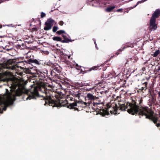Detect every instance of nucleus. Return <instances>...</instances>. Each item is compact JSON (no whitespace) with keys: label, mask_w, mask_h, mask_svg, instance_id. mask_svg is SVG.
Segmentation results:
<instances>
[{"label":"nucleus","mask_w":160,"mask_h":160,"mask_svg":"<svg viewBox=\"0 0 160 160\" xmlns=\"http://www.w3.org/2000/svg\"><path fill=\"white\" fill-rule=\"evenodd\" d=\"M143 100L142 98H132L131 102H127L126 104L121 101H118V106L116 102L117 101L107 104V107L109 109H112L110 110L111 113L116 114L118 113V110L127 111L129 113L132 115L135 114L142 116H144L146 118L152 121L158 127H160V120L158 118L153 115L154 112L149 109L148 107H143L142 103Z\"/></svg>","instance_id":"obj_1"},{"label":"nucleus","mask_w":160,"mask_h":160,"mask_svg":"<svg viewBox=\"0 0 160 160\" xmlns=\"http://www.w3.org/2000/svg\"><path fill=\"white\" fill-rule=\"evenodd\" d=\"M4 77L3 79L4 82H6L10 84L11 87L13 89H16L18 87L16 92L15 95L9 96L8 97V101L13 103L16 100V96H20L24 94L23 89L25 83L23 81H22L12 76L11 73L9 72H5L3 73Z\"/></svg>","instance_id":"obj_2"},{"label":"nucleus","mask_w":160,"mask_h":160,"mask_svg":"<svg viewBox=\"0 0 160 160\" xmlns=\"http://www.w3.org/2000/svg\"><path fill=\"white\" fill-rule=\"evenodd\" d=\"M47 86L43 84L41 85L33 84L31 86L30 90V94L24 93L23 98L26 100L31 99H36L37 98H40L43 100L44 105H48V103H45V99L48 98V96H51L49 94V91L47 89Z\"/></svg>","instance_id":"obj_3"},{"label":"nucleus","mask_w":160,"mask_h":160,"mask_svg":"<svg viewBox=\"0 0 160 160\" xmlns=\"http://www.w3.org/2000/svg\"><path fill=\"white\" fill-rule=\"evenodd\" d=\"M45 103H48V105L52 106L53 107H60L62 106H66L67 107V105H69L67 101H64L60 99L54 100L52 99L50 96H48V98L45 99Z\"/></svg>","instance_id":"obj_4"},{"label":"nucleus","mask_w":160,"mask_h":160,"mask_svg":"<svg viewBox=\"0 0 160 160\" xmlns=\"http://www.w3.org/2000/svg\"><path fill=\"white\" fill-rule=\"evenodd\" d=\"M78 103L81 104L82 105V107L84 108H86L87 106V104H88V103L82 101H80L77 100L76 101H75V102L73 103H69V105L67 106V108H69L70 109H74V111L77 110L78 111L79 110L78 108L74 107H75L78 106Z\"/></svg>","instance_id":"obj_5"},{"label":"nucleus","mask_w":160,"mask_h":160,"mask_svg":"<svg viewBox=\"0 0 160 160\" xmlns=\"http://www.w3.org/2000/svg\"><path fill=\"white\" fill-rule=\"evenodd\" d=\"M100 103V102H99ZM102 104L96 105L98 106L97 108H96V112H97L98 113L100 114L103 117L105 116L106 115H108L109 114V111L110 109L108 108V110H105L102 108L103 105L102 102H100Z\"/></svg>","instance_id":"obj_6"},{"label":"nucleus","mask_w":160,"mask_h":160,"mask_svg":"<svg viewBox=\"0 0 160 160\" xmlns=\"http://www.w3.org/2000/svg\"><path fill=\"white\" fill-rule=\"evenodd\" d=\"M24 62L26 63V64L27 63L30 64L32 66H33L34 65L38 66L44 65L45 64V63L43 62L42 60L31 58L28 59L27 61H24Z\"/></svg>","instance_id":"obj_7"},{"label":"nucleus","mask_w":160,"mask_h":160,"mask_svg":"<svg viewBox=\"0 0 160 160\" xmlns=\"http://www.w3.org/2000/svg\"><path fill=\"white\" fill-rule=\"evenodd\" d=\"M87 98H88V100L91 101L90 103H88L89 104H88L87 106H89L90 105V104H92L93 106H95L96 105H99L101 104L100 103L98 102H94L95 100L98 99V98L95 96L93 95L91 93H88L87 95Z\"/></svg>","instance_id":"obj_8"},{"label":"nucleus","mask_w":160,"mask_h":160,"mask_svg":"<svg viewBox=\"0 0 160 160\" xmlns=\"http://www.w3.org/2000/svg\"><path fill=\"white\" fill-rule=\"evenodd\" d=\"M150 78H146V79H143L141 81V84L139 85L138 87L139 88L138 89L141 92H144V91H146L148 88L147 85L148 81Z\"/></svg>","instance_id":"obj_9"},{"label":"nucleus","mask_w":160,"mask_h":160,"mask_svg":"<svg viewBox=\"0 0 160 160\" xmlns=\"http://www.w3.org/2000/svg\"><path fill=\"white\" fill-rule=\"evenodd\" d=\"M105 3L104 0H92L89 2V4L93 7L102 6H104Z\"/></svg>","instance_id":"obj_10"},{"label":"nucleus","mask_w":160,"mask_h":160,"mask_svg":"<svg viewBox=\"0 0 160 160\" xmlns=\"http://www.w3.org/2000/svg\"><path fill=\"white\" fill-rule=\"evenodd\" d=\"M156 20L150 19V20L149 29L151 31H154L157 28V24H156Z\"/></svg>","instance_id":"obj_11"},{"label":"nucleus","mask_w":160,"mask_h":160,"mask_svg":"<svg viewBox=\"0 0 160 160\" xmlns=\"http://www.w3.org/2000/svg\"><path fill=\"white\" fill-rule=\"evenodd\" d=\"M160 16V9H158L154 12L151 18V19H153L156 20V19L158 18Z\"/></svg>","instance_id":"obj_12"},{"label":"nucleus","mask_w":160,"mask_h":160,"mask_svg":"<svg viewBox=\"0 0 160 160\" xmlns=\"http://www.w3.org/2000/svg\"><path fill=\"white\" fill-rule=\"evenodd\" d=\"M7 106L6 105L4 102H0V113H2L3 111H5L7 108Z\"/></svg>","instance_id":"obj_13"},{"label":"nucleus","mask_w":160,"mask_h":160,"mask_svg":"<svg viewBox=\"0 0 160 160\" xmlns=\"http://www.w3.org/2000/svg\"><path fill=\"white\" fill-rule=\"evenodd\" d=\"M52 70L54 72L58 74L60 73L61 72V69L59 67H56L55 66H53L52 67Z\"/></svg>","instance_id":"obj_14"},{"label":"nucleus","mask_w":160,"mask_h":160,"mask_svg":"<svg viewBox=\"0 0 160 160\" xmlns=\"http://www.w3.org/2000/svg\"><path fill=\"white\" fill-rule=\"evenodd\" d=\"M19 68L21 69H23L24 68L18 65V64L14 65L11 66V69L15 70H18Z\"/></svg>","instance_id":"obj_15"},{"label":"nucleus","mask_w":160,"mask_h":160,"mask_svg":"<svg viewBox=\"0 0 160 160\" xmlns=\"http://www.w3.org/2000/svg\"><path fill=\"white\" fill-rule=\"evenodd\" d=\"M100 66L101 67L102 65H101L100 66H99V65H98L97 66H95L94 67H92L90 69H89L87 70V71H85V72H89L90 71L92 70H97L98 69L99 70L101 69V68H99L100 67Z\"/></svg>","instance_id":"obj_16"},{"label":"nucleus","mask_w":160,"mask_h":160,"mask_svg":"<svg viewBox=\"0 0 160 160\" xmlns=\"http://www.w3.org/2000/svg\"><path fill=\"white\" fill-rule=\"evenodd\" d=\"M43 73L40 72L39 73H38V76H34L35 77H38L40 78V79L41 80H43L46 77H47L45 74H44Z\"/></svg>","instance_id":"obj_17"},{"label":"nucleus","mask_w":160,"mask_h":160,"mask_svg":"<svg viewBox=\"0 0 160 160\" xmlns=\"http://www.w3.org/2000/svg\"><path fill=\"white\" fill-rule=\"evenodd\" d=\"M54 22V20L51 18H49L47 20V22L45 23L52 27Z\"/></svg>","instance_id":"obj_18"},{"label":"nucleus","mask_w":160,"mask_h":160,"mask_svg":"<svg viewBox=\"0 0 160 160\" xmlns=\"http://www.w3.org/2000/svg\"><path fill=\"white\" fill-rule=\"evenodd\" d=\"M9 61H8L6 63V65H4L3 63H0V71L3 68H8L7 65L9 64Z\"/></svg>","instance_id":"obj_19"},{"label":"nucleus","mask_w":160,"mask_h":160,"mask_svg":"<svg viewBox=\"0 0 160 160\" xmlns=\"http://www.w3.org/2000/svg\"><path fill=\"white\" fill-rule=\"evenodd\" d=\"M52 39L53 40L55 41L60 42H62V38L58 36H54L52 38Z\"/></svg>","instance_id":"obj_20"},{"label":"nucleus","mask_w":160,"mask_h":160,"mask_svg":"<svg viewBox=\"0 0 160 160\" xmlns=\"http://www.w3.org/2000/svg\"><path fill=\"white\" fill-rule=\"evenodd\" d=\"M74 40L70 39L67 38H65L64 39H62V43H68L69 42H72Z\"/></svg>","instance_id":"obj_21"},{"label":"nucleus","mask_w":160,"mask_h":160,"mask_svg":"<svg viewBox=\"0 0 160 160\" xmlns=\"http://www.w3.org/2000/svg\"><path fill=\"white\" fill-rule=\"evenodd\" d=\"M115 8L114 6H111L107 8L106 9V11L108 12H110L112 11Z\"/></svg>","instance_id":"obj_22"},{"label":"nucleus","mask_w":160,"mask_h":160,"mask_svg":"<svg viewBox=\"0 0 160 160\" xmlns=\"http://www.w3.org/2000/svg\"><path fill=\"white\" fill-rule=\"evenodd\" d=\"M45 24L46 25L45 27H44V29L45 30L47 31V30H48L51 29L52 27V26H50L49 25H48V24H46L45 23Z\"/></svg>","instance_id":"obj_23"},{"label":"nucleus","mask_w":160,"mask_h":160,"mask_svg":"<svg viewBox=\"0 0 160 160\" xmlns=\"http://www.w3.org/2000/svg\"><path fill=\"white\" fill-rule=\"evenodd\" d=\"M126 48V47H123L122 49H120L118 50L117 52L115 53V54L118 55L120 54H121L122 51L123 50Z\"/></svg>","instance_id":"obj_24"},{"label":"nucleus","mask_w":160,"mask_h":160,"mask_svg":"<svg viewBox=\"0 0 160 160\" xmlns=\"http://www.w3.org/2000/svg\"><path fill=\"white\" fill-rule=\"evenodd\" d=\"M50 72L52 78H54V77L56 76L57 74L58 75V74L56 73L55 72H53V70L52 69L51 70Z\"/></svg>","instance_id":"obj_25"},{"label":"nucleus","mask_w":160,"mask_h":160,"mask_svg":"<svg viewBox=\"0 0 160 160\" xmlns=\"http://www.w3.org/2000/svg\"><path fill=\"white\" fill-rule=\"evenodd\" d=\"M41 72L44 74H45L48 78L50 76V75L48 74V71L47 70H44L43 71Z\"/></svg>","instance_id":"obj_26"},{"label":"nucleus","mask_w":160,"mask_h":160,"mask_svg":"<svg viewBox=\"0 0 160 160\" xmlns=\"http://www.w3.org/2000/svg\"><path fill=\"white\" fill-rule=\"evenodd\" d=\"M126 47V48H128V47H131L132 48L133 47V44L131 43H127L124 46V47Z\"/></svg>","instance_id":"obj_27"},{"label":"nucleus","mask_w":160,"mask_h":160,"mask_svg":"<svg viewBox=\"0 0 160 160\" xmlns=\"http://www.w3.org/2000/svg\"><path fill=\"white\" fill-rule=\"evenodd\" d=\"M160 53V51L159 50L156 51L152 55L153 57H156Z\"/></svg>","instance_id":"obj_28"},{"label":"nucleus","mask_w":160,"mask_h":160,"mask_svg":"<svg viewBox=\"0 0 160 160\" xmlns=\"http://www.w3.org/2000/svg\"><path fill=\"white\" fill-rule=\"evenodd\" d=\"M24 72L26 73H28L30 74H34V73L32 72L28 68H25Z\"/></svg>","instance_id":"obj_29"},{"label":"nucleus","mask_w":160,"mask_h":160,"mask_svg":"<svg viewBox=\"0 0 160 160\" xmlns=\"http://www.w3.org/2000/svg\"><path fill=\"white\" fill-rule=\"evenodd\" d=\"M56 33L58 35H60L63 33H65V32L63 30H60L57 31Z\"/></svg>","instance_id":"obj_30"},{"label":"nucleus","mask_w":160,"mask_h":160,"mask_svg":"<svg viewBox=\"0 0 160 160\" xmlns=\"http://www.w3.org/2000/svg\"><path fill=\"white\" fill-rule=\"evenodd\" d=\"M58 29V27L56 26H54L52 28V31L53 32H56L57 31Z\"/></svg>","instance_id":"obj_31"},{"label":"nucleus","mask_w":160,"mask_h":160,"mask_svg":"<svg viewBox=\"0 0 160 160\" xmlns=\"http://www.w3.org/2000/svg\"><path fill=\"white\" fill-rule=\"evenodd\" d=\"M61 53H62L61 54V58H65L64 59H65V58H67V57L68 56V55H64V53L63 52H61Z\"/></svg>","instance_id":"obj_32"},{"label":"nucleus","mask_w":160,"mask_h":160,"mask_svg":"<svg viewBox=\"0 0 160 160\" xmlns=\"http://www.w3.org/2000/svg\"><path fill=\"white\" fill-rule=\"evenodd\" d=\"M152 92H153V89H149V94L151 96H152Z\"/></svg>","instance_id":"obj_33"},{"label":"nucleus","mask_w":160,"mask_h":160,"mask_svg":"<svg viewBox=\"0 0 160 160\" xmlns=\"http://www.w3.org/2000/svg\"><path fill=\"white\" fill-rule=\"evenodd\" d=\"M46 16V14H45L42 12L41 13V18H43L44 17H45Z\"/></svg>","instance_id":"obj_34"},{"label":"nucleus","mask_w":160,"mask_h":160,"mask_svg":"<svg viewBox=\"0 0 160 160\" xmlns=\"http://www.w3.org/2000/svg\"><path fill=\"white\" fill-rule=\"evenodd\" d=\"M64 22L63 21H60L59 22V24L61 26H62Z\"/></svg>","instance_id":"obj_35"},{"label":"nucleus","mask_w":160,"mask_h":160,"mask_svg":"<svg viewBox=\"0 0 160 160\" xmlns=\"http://www.w3.org/2000/svg\"><path fill=\"white\" fill-rule=\"evenodd\" d=\"M80 94V93H78L77 94H74V95H75V96L76 97H79L80 96L79 95Z\"/></svg>","instance_id":"obj_36"},{"label":"nucleus","mask_w":160,"mask_h":160,"mask_svg":"<svg viewBox=\"0 0 160 160\" xmlns=\"http://www.w3.org/2000/svg\"><path fill=\"white\" fill-rule=\"evenodd\" d=\"M157 71V72H160V65L158 67Z\"/></svg>","instance_id":"obj_37"},{"label":"nucleus","mask_w":160,"mask_h":160,"mask_svg":"<svg viewBox=\"0 0 160 160\" xmlns=\"http://www.w3.org/2000/svg\"><path fill=\"white\" fill-rule=\"evenodd\" d=\"M116 11L117 12H122V9H117V10H116Z\"/></svg>","instance_id":"obj_38"},{"label":"nucleus","mask_w":160,"mask_h":160,"mask_svg":"<svg viewBox=\"0 0 160 160\" xmlns=\"http://www.w3.org/2000/svg\"><path fill=\"white\" fill-rule=\"evenodd\" d=\"M17 48L18 49H20L21 48V46L20 45H17L16 46Z\"/></svg>","instance_id":"obj_39"},{"label":"nucleus","mask_w":160,"mask_h":160,"mask_svg":"<svg viewBox=\"0 0 160 160\" xmlns=\"http://www.w3.org/2000/svg\"><path fill=\"white\" fill-rule=\"evenodd\" d=\"M32 31H36L37 30V28H32Z\"/></svg>","instance_id":"obj_40"},{"label":"nucleus","mask_w":160,"mask_h":160,"mask_svg":"<svg viewBox=\"0 0 160 160\" xmlns=\"http://www.w3.org/2000/svg\"><path fill=\"white\" fill-rule=\"evenodd\" d=\"M70 100L71 101H74L75 102V100H75V99L74 98H72V97H70ZM77 100H76V101Z\"/></svg>","instance_id":"obj_41"},{"label":"nucleus","mask_w":160,"mask_h":160,"mask_svg":"<svg viewBox=\"0 0 160 160\" xmlns=\"http://www.w3.org/2000/svg\"><path fill=\"white\" fill-rule=\"evenodd\" d=\"M62 37H63V38L64 39L65 38H67V36L65 35H63V34H62Z\"/></svg>","instance_id":"obj_42"},{"label":"nucleus","mask_w":160,"mask_h":160,"mask_svg":"<svg viewBox=\"0 0 160 160\" xmlns=\"http://www.w3.org/2000/svg\"><path fill=\"white\" fill-rule=\"evenodd\" d=\"M142 72H144L146 70V68L145 67H143L142 68Z\"/></svg>","instance_id":"obj_43"},{"label":"nucleus","mask_w":160,"mask_h":160,"mask_svg":"<svg viewBox=\"0 0 160 160\" xmlns=\"http://www.w3.org/2000/svg\"><path fill=\"white\" fill-rule=\"evenodd\" d=\"M85 70L83 71L82 69H81V71H80L81 73L84 74V73H85Z\"/></svg>","instance_id":"obj_44"},{"label":"nucleus","mask_w":160,"mask_h":160,"mask_svg":"<svg viewBox=\"0 0 160 160\" xmlns=\"http://www.w3.org/2000/svg\"><path fill=\"white\" fill-rule=\"evenodd\" d=\"M94 43L95 44V47H96V48H97V49H98V47H97V44L96 43V42H94Z\"/></svg>","instance_id":"obj_45"},{"label":"nucleus","mask_w":160,"mask_h":160,"mask_svg":"<svg viewBox=\"0 0 160 160\" xmlns=\"http://www.w3.org/2000/svg\"><path fill=\"white\" fill-rule=\"evenodd\" d=\"M25 44L24 43H22V46L23 47V48H25Z\"/></svg>","instance_id":"obj_46"},{"label":"nucleus","mask_w":160,"mask_h":160,"mask_svg":"<svg viewBox=\"0 0 160 160\" xmlns=\"http://www.w3.org/2000/svg\"><path fill=\"white\" fill-rule=\"evenodd\" d=\"M6 0H1V1L0 2V4L2 2H3L5 1Z\"/></svg>","instance_id":"obj_47"},{"label":"nucleus","mask_w":160,"mask_h":160,"mask_svg":"<svg viewBox=\"0 0 160 160\" xmlns=\"http://www.w3.org/2000/svg\"><path fill=\"white\" fill-rule=\"evenodd\" d=\"M2 27V25L0 24V29Z\"/></svg>","instance_id":"obj_48"},{"label":"nucleus","mask_w":160,"mask_h":160,"mask_svg":"<svg viewBox=\"0 0 160 160\" xmlns=\"http://www.w3.org/2000/svg\"><path fill=\"white\" fill-rule=\"evenodd\" d=\"M11 49H6V50L7 51H9V50H10Z\"/></svg>","instance_id":"obj_49"},{"label":"nucleus","mask_w":160,"mask_h":160,"mask_svg":"<svg viewBox=\"0 0 160 160\" xmlns=\"http://www.w3.org/2000/svg\"><path fill=\"white\" fill-rule=\"evenodd\" d=\"M20 63H21V64L22 63V64H25V63H24V62H20Z\"/></svg>","instance_id":"obj_50"},{"label":"nucleus","mask_w":160,"mask_h":160,"mask_svg":"<svg viewBox=\"0 0 160 160\" xmlns=\"http://www.w3.org/2000/svg\"><path fill=\"white\" fill-rule=\"evenodd\" d=\"M76 66L78 67H79V68H80L81 67H80L79 66H78V64H76Z\"/></svg>","instance_id":"obj_51"},{"label":"nucleus","mask_w":160,"mask_h":160,"mask_svg":"<svg viewBox=\"0 0 160 160\" xmlns=\"http://www.w3.org/2000/svg\"><path fill=\"white\" fill-rule=\"evenodd\" d=\"M70 56H68V58H70Z\"/></svg>","instance_id":"obj_52"},{"label":"nucleus","mask_w":160,"mask_h":160,"mask_svg":"<svg viewBox=\"0 0 160 160\" xmlns=\"http://www.w3.org/2000/svg\"><path fill=\"white\" fill-rule=\"evenodd\" d=\"M139 3H140L141 2L139 1V2H138V4Z\"/></svg>","instance_id":"obj_53"},{"label":"nucleus","mask_w":160,"mask_h":160,"mask_svg":"<svg viewBox=\"0 0 160 160\" xmlns=\"http://www.w3.org/2000/svg\"><path fill=\"white\" fill-rule=\"evenodd\" d=\"M154 65H155V63H154V64H153V65H153V66H154Z\"/></svg>","instance_id":"obj_54"},{"label":"nucleus","mask_w":160,"mask_h":160,"mask_svg":"<svg viewBox=\"0 0 160 160\" xmlns=\"http://www.w3.org/2000/svg\"><path fill=\"white\" fill-rule=\"evenodd\" d=\"M6 26V25H3V26Z\"/></svg>","instance_id":"obj_55"}]
</instances>
